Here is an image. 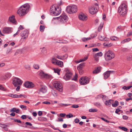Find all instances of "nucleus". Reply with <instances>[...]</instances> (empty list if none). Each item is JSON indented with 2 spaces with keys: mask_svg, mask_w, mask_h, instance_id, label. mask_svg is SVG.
I'll use <instances>...</instances> for the list:
<instances>
[{
  "mask_svg": "<svg viewBox=\"0 0 132 132\" xmlns=\"http://www.w3.org/2000/svg\"><path fill=\"white\" fill-rule=\"evenodd\" d=\"M30 9V6L28 3H26L20 6L17 11V14L20 16H24L29 12Z\"/></svg>",
  "mask_w": 132,
  "mask_h": 132,
  "instance_id": "nucleus-1",
  "label": "nucleus"
},
{
  "mask_svg": "<svg viewBox=\"0 0 132 132\" xmlns=\"http://www.w3.org/2000/svg\"><path fill=\"white\" fill-rule=\"evenodd\" d=\"M127 6L125 3H122L119 7L118 12L120 15L122 16L125 15L127 13Z\"/></svg>",
  "mask_w": 132,
  "mask_h": 132,
  "instance_id": "nucleus-2",
  "label": "nucleus"
},
{
  "mask_svg": "<svg viewBox=\"0 0 132 132\" xmlns=\"http://www.w3.org/2000/svg\"><path fill=\"white\" fill-rule=\"evenodd\" d=\"M50 12L52 15L57 16L59 15L61 12V9L59 7L56 8L54 5H52L50 8Z\"/></svg>",
  "mask_w": 132,
  "mask_h": 132,
  "instance_id": "nucleus-3",
  "label": "nucleus"
},
{
  "mask_svg": "<svg viewBox=\"0 0 132 132\" xmlns=\"http://www.w3.org/2000/svg\"><path fill=\"white\" fill-rule=\"evenodd\" d=\"M105 58L106 61L111 60L114 58L115 55L113 52L110 50L106 51L105 54Z\"/></svg>",
  "mask_w": 132,
  "mask_h": 132,
  "instance_id": "nucleus-4",
  "label": "nucleus"
},
{
  "mask_svg": "<svg viewBox=\"0 0 132 132\" xmlns=\"http://www.w3.org/2000/svg\"><path fill=\"white\" fill-rule=\"evenodd\" d=\"M65 72V74L63 77V78L65 80L67 81L70 80L72 77V74L68 68H66L64 70Z\"/></svg>",
  "mask_w": 132,
  "mask_h": 132,
  "instance_id": "nucleus-5",
  "label": "nucleus"
},
{
  "mask_svg": "<svg viewBox=\"0 0 132 132\" xmlns=\"http://www.w3.org/2000/svg\"><path fill=\"white\" fill-rule=\"evenodd\" d=\"M53 86L59 91L62 92L63 90L62 84L59 81H54L53 82Z\"/></svg>",
  "mask_w": 132,
  "mask_h": 132,
  "instance_id": "nucleus-6",
  "label": "nucleus"
},
{
  "mask_svg": "<svg viewBox=\"0 0 132 132\" xmlns=\"http://www.w3.org/2000/svg\"><path fill=\"white\" fill-rule=\"evenodd\" d=\"M79 82L81 85H85L89 83V78L87 77H82L80 78Z\"/></svg>",
  "mask_w": 132,
  "mask_h": 132,
  "instance_id": "nucleus-7",
  "label": "nucleus"
},
{
  "mask_svg": "<svg viewBox=\"0 0 132 132\" xmlns=\"http://www.w3.org/2000/svg\"><path fill=\"white\" fill-rule=\"evenodd\" d=\"M98 7V4L97 3H95L92 6L89 8V13L92 14H95L98 11L97 9Z\"/></svg>",
  "mask_w": 132,
  "mask_h": 132,
  "instance_id": "nucleus-8",
  "label": "nucleus"
},
{
  "mask_svg": "<svg viewBox=\"0 0 132 132\" xmlns=\"http://www.w3.org/2000/svg\"><path fill=\"white\" fill-rule=\"evenodd\" d=\"M22 83V81L19 78L15 77L12 79V84L15 87L18 85H21Z\"/></svg>",
  "mask_w": 132,
  "mask_h": 132,
  "instance_id": "nucleus-9",
  "label": "nucleus"
},
{
  "mask_svg": "<svg viewBox=\"0 0 132 132\" xmlns=\"http://www.w3.org/2000/svg\"><path fill=\"white\" fill-rule=\"evenodd\" d=\"M66 11L68 13L70 14L75 13L77 11L76 6L75 5L68 6L66 9Z\"/></svg>",
  "mask_w": 132,
  "mask_h": 132,
  "instance_id": "nucleus-10",
  "label": "nucleus"
},
{
  "mask_svg": "<svg viewBox=\"0 0 132 132\" xmlns=\"http://www.w3.org/2000/svg\"><path fill=\"white\" fill-rule=\"evenodd\" d=\"M55 18L58 19V20L62 23L66 22L68 20V17L64 14H62L59 17L54 18Z\"/></svg>",
  "mask_w": 132,
  "mask_h": 132,
  "instance_id": "nucleus-11",
  "label": "nucleus"
},
{
  "mask_svg": "<svg viewBox=\"0 0 132 132\" xmlns=\"http://www.w3.org/2000/svg\"><path fill=\"white\" fill-rule=\"evenodd\" d=\"M28 32L27 30L22 31L21 33V36L22 37L21 39L24 40L26 39L28 36Z\"/></svg>",
  "mask_w": 132,
  "mask_h": 132,
  "instance_id": "nucleus-12",
  "label": "nucleus"
},
{
  "mask_svg": "<svg viewBox=\"0 0 132 132\" xmlns=\"http://www.w3.org/2000/svg\"><path fill=\"white\" fill-rule=\"evenodd\" d=\"M24 85L26 87L28 88H32L35 86V85L32 82L29 81L26 82Z\"/></svg>",
  "mask_w": 132,
  "mask_h": 132,
  "instance_id": "nucleus-13",
  "label": "nucleus"
},
{
  "mask_svg": "<svg viewBox=\"0 0 132 132\" xmlns=\"http://www.w3.org/2000/svg\"><path fill=\"white\" fill-rule=\"evenodd\" d=\"M47 90V88L46 86H42L39 89L38 93L39 94H40L41 93L44 94L46 92Z\"/></svg>",
  "mask_w": 132,
  "mask_h": 132,
  "instance_id": "nucleus-14",
  "label": "nucleus"
},
{
  "mask_svg": "<svg viewBox=\"0 0 132 132\" xmlns=\"http://www.w3.org/2000/svg\"><path fill=\"white\" fill-rule=\"evenodd\" d=\"M79 19L82 21H86L87 19V17L83 13L80 14L79 16Z\"/></svg>",
  "mask_w": 132,
  "mask_h": 132,
  "instance_id": "nucleus-15",
  "label": "nucleus"
},
{
  "mask_svg": "<svg viewBox=\"0 0 132 132\" xmlns=\"http://www.w3.org/2000/svg\"><path fill=\"white\" fill-rule=\"evenodd\" d=\"M113 72L112 71H108L104 73V78L105 79L108 78L110 76L111 73H112Z\"/></svg>",
  "mask_w": 132,
  "mask_h": 132,
  "instance_id": "nucleus-16",
  "label": "nucleus"
},
{
  "mask_svg": "<svg viewBox=\"0 0 132 132\" xmlns=\"http://www.w3.org/2000/svg\"><path fill=\"white\" fill-rule=\"evenodd\" d=\"M11 32V28H6L3 29V32L4 33L9 34Z\"/></svg>",
  "mask_w": 132,
  "mask_h": 132,
  "instance_id": "nucleus-17",
  "label": "nucleus"
},
{
  "mask_svg": "<svg viewBox=\"0 0 132 132\" xmlns=\"http://www.w3.org/2000/svg\"><path fill=\"white\" fill-rule=\"evenodd\" d=\"M11 76V74L10 73H7L5 74L4 76H2V77L4 79H6L10 78Z\"/></svg>",
  "mask_w": 132,
  "mask_h": 132,
  "instance_id": "nucleus-18",
  "label": "nucleus"
},
{
  "mask_svg": "<svg viewBox=\"0 0 132 132\" xmlns=\"http://www.w3.org/2000/svg\"><path fill=\"white\" fill-rule=\"evenodd\" d=\"M101 68L100 67H98L96 68L94 70L93 72V74H97L100 72Z\"/></svg>",
  "mask_w": 132,
  "mask_h": 132,
  "instance_id": "nucleus-19",
  "label": "nucleus"
},
{
  "mask_svg": "<svg viewBox=\"0 0 132 132\" xmlns=\"http://www.w3.org/2000/svg\"><path fill=\"white\" fill-rule=\"evenodd\" d=\"M10 21L13 23H16V21L14 18V16L12 15L11 17H10L9 19Z\"/></svg>",
  "mask_w": 132,
  "mask_h": 132,
  "instance_id": "nucleus-20",
  "label": "nucleus"
},
{
  "mask_svg": "<svg viewBox=\"0 0 132 132\" xmlns=\"http://www.w3.org/2000/svg\"><path fill=\"white\" fill-rule=\"evenodd\" d=\"M11 97L14 98H19L22 96V95L20 94V95H18L16 94H12L9 95Z\"/></svg>",
  "mask_w": 132,
  "mask_h": 132,
  "instance_id": "nucleus-21",
  "label": "nucleus"
},
{
  "mask_svg": "<svg viewBox=\"0 0 132 132\" xmlns=\"http://www.w3.org/2000/svg\"><path fill=\"white\" fill-rule=\"evenodd\" d=\"M60 67H62L63 65V62L60 61H57L56 62V64Z\"/></svg>",
  "mask_w": 132,
  "mask_h": 132,
  "instance_id": "nucleus-22",
  "label": "nucleus"
},
{
  "mask_svg": "<svg viewBox=\"0 0 132 132\" xmlns=\"http://www.w3.org/2000/svg\"><path fill=\"white\" fill-rule=\"evenodd\" d=\"M1 127L2 128L6 130L7 131L8 130V126L4 124H1Z\"/></svg>",
  "mask_w": 132,
  "mask_h": 132,
  "instance_id": "nucleus-23",
  "label": "nucleus"
},
{
  "mask_svg": "<svg viewBox=\"0 0 132 132\" xmlns=\"http://www.w3.org/2000/svg\"><path fill=\"white\" fill-rule=\"evenodd\" d=\"M88 58V57H84L83 59H80L79 61H77L76 62L77 63H78L80 62H84L86 60H87Z\"/></svg>",
  "mask_w": 132,
  "mask_h": 132,
  "instance_id": "nucleus-24",
  "label": "nucleus"
},
{
  "mask_svg": "<svg viewBox=\"0 0 132 132\" xmlns=\"http://www.w3.org/2000/svg\"><path fill=\"white\" fill-rule=\"evenodd\" d=\"M131 40V39L130 38H127L126 39L121 41V43L124 44L125 42H128L130 41Z\"/></svg>",
  "mask_w": 132,
  "mask_h": 132,
  "instance_id": "nucleus-25",
  "label": "nucleus"
},
{
  "mask_svg": "<svg viewBox=\"0 0 132 132\" xmlns=\"http://www.w3.org/2000/svg\"><path fill=\"white\" fill-rule=\"evenodd\" d=\"M45 74H46L42 71H41L39 73V76H40L42 78H44Z\"/></svg>",
  "mask_w": 132,
  "mask_h": 132,
  "instance_id": "nucleus-26",
  "label": "nucleus"
},
{
  "mask_svg": "<svg viewBox=\"0 0 132 132\" xmlns=\"http://www.w3.org/2000/svg\"><path fill=\"white\" fill-rule=\"evenodd\" d=\"M110 38L111 40L114 41H117L118 40V38L117 37L114 36L111 37Z\"/></svg>",
  "mask_w": 132,
  "mask_h": 132,
  "instance_id": "nucleus-27",
  "label": "nucleus"
},
{
  "mask_svg": "<svg viewBox=\"0 0 132 132\" xmlns=\"http://www.w3.org/2000/svg\"><path fill=\"white\" fill-rule=\"evenodd\" d=\"M77 68L79 71V73L80 75L82 74L83 72V70L81 68H80L79 67H77Z\"/></svg>",
  "mask_w": 132,
  "mask_h": 132,
  "instance_id": "nucleus-28",
  "label": "nucleus"
},
{
  "mask_svg": "<svg viewBox=\"0 0 132 132\" xmlns=\"http://www.w3.org/2000/svg\"><path fill=\"white\" fill-rule=\"evenodd\" d=\"M103 45L104 46H107L109 47L112 46V44L111 43H108V44L104 43L103 44Z\"/></svg>",
  "mask_w": 132,
  "mask_h": 132,
  "instance_id": "nucleus-29",
  "label": "nucleus"
},
{
  "mask_svg": "<svg viewBox=\"0 0 132 132\" xmlns=\"http://www.w3.org/2000/svg\"><path fill=\"white\" fill-rule=\"evenodd\" d=\"M52 93L53 95L54 96H57V92L54 89H52Z\"/></svg>",
  "mask_w": 132,
  "mask_h": 132,
  "instance_id": "nucleus-30",
  "label": "nucleus"
},
{
  "mask_svg": "<svg viewBox=\"0 0 132 132\" xmlns=\"http://www.w3.org/2000/svg\"><path fill=\"white\" fill-rule=\"evenodd\" d=\"M103 25V23H101L100 26L98 27V31L99 32H100L101 31V29H102Z\"/></svg>",
  "mask_w": 132,
  "mask_h": 132,
  "instance_id": "nucleus-31",
  "label": "nucleus"
},
{
  "mask_svg": "<svg viewBox=\"0 0 132 132\" xmlns=\"http://www.w3.org/2000/svg\"><path fill=\"white\" fill-rule=\"evenodd\" d=\"M103 55V54L101 52H99L97 53L96 54L94 55L95 56V57L96 56H101Z\"/></svg>",
  "mask_w": 132,
  "mask_h": 132,
  "instance_id": "nucleus-32",
  "label": "nucleus"
},
{
  "mask_svg": "<svg viewBox=\"0 0 132 132\" xmlns=\"http://www.w3.org/2000/svg\"><path fill=\"white\" fill-rule=\"evenodd\" d=\"M118 102L117 101H116L115 103L112 104V105L113 107H115L118 105Z\"/></svg>",
  "mask_w": 132,
  "mask_h": 132,
  "instance_id": "nucleus-33",
  "label": "nucleus"
},
{
  "mask_svg": "<svg viewBox=\"0 0 132 132\" xmlns=\"http://www.w3.org/2000/svg\"><path fill=\"white\" fill-rule=\"evenodd\" d=\"M41 32H43L45 29V27L44 26L40 25L39 28Z\"/></svg>",
  "mask_w": 132,
  "mask_h": 132,
  "instance_id": "nucleus-34",
  "label": "nucleus"
},
{
  "mask_svg": "<svg viewBox=\"0 0 132 132\" xmlns=\"http://www.w3.org/2000/svg\"><path fill=\"white\" fill-rule=\"evenodd\" d=\"M111 100H109L108 101H107L105 102V104L109 106H110L111 104V102L110 101Z\"/></svg>",
  "mask_w": 132,
  "mask_h": 132,
  "instance_id": "nucleus-35",
  "label": "nucleus"
},
{
  "mask_svg": "<svg viewBox=\"0 0 132 132\" xmlns=\"http://www.w3.org/2000/svg\"><path fill=\"white\" fill-rule=\"evenodd\" d=\"M60 70L57 68L54 69V71L55 73H57L59 75H60Z\"/></svg>",
  "mask_w": 132,
  "mask_h": 132,
  "instance_id": "nucleus-36",
  "label": "nucleus"
},
{
  "mask_svg": "<svg viewBox=\"0 0 132 132\" xmlns=\"http://www.w3.org/2000/svg\"><path fill=\"white\" fill-rule=\"evenodd\" d=\"M119 128L120 129L125 131H127L128 130V129L127 128L125 127L120 126Z\"/></svg>",
  "mask_w": 132,
  "mask_h": 132,
  "instance_id": "nucleus-37",
  "label": "nucleus"
},
{
  "mask_svg": "<svg viewBox=\"0 0 132 132\" xmlns=\"http://www.w3.org/2000/svg\"><path fill=\"white\" fill-rule=\"evenodd\" d=\"M97 111V110L96 109H91L89 110V111L90 112H96Z\"/></svg>",
  "mask_w": 132,
  "mask_h": 132,
  "instance_id": "nucleus-38",
  "label": "nucleus"
},
{
  "mask_svg": "<svg viewBox=\"0 0 132 132\" xmlns=\"http://www.w3.org/2000/svg\"><path fill=\"white\" fill-rule=\"evenodd\" d=\"M78 77V76L77 74H76L73 77V78L72 79V80H74L75 81H76L77 80V78Z\"/></svg>",
  "mask_w": 132,
  "mask_h": 132,
  "instance_id": "nucleus-39",
  "label": "nucleus"
},
{
  "mask_svg": "<svg viewBox=\"0 0 132 132\" xmlns=\"http://www.w3.org/2000/svg\"><path fill=\"white\" fill-rule=\"evenodd\" d=\"M94 104L95 105L98 107L99 106H101V103L99 102H96L94 103Z\"/></svg>",
  "mask_w": 132,
  "mask_h": 132,
  "instance_id": "nucleus-40",
  "label": "nucleus"
},
{
  "mask_svg": "<svg viewBox=\"0 0 132 132\" xmlns=\"http://www.w3.org/2000/svg\"><path fill=\"white\" fill-rule=\"evenodd\" d=\"M58 122H63V119L61 117H59L58 118V120H56Z\"/></svg>",
  "mask_w": 132,
  "mask_h": 132,
  "instance_id": "nucleus-41",
  "label": "nucleus"
},
{
  "mask_svg": "<svg viewBox=\"0 0 132 132\" xmlns=\"http://www.w3.org/2000/svg\"><path fill=\"white\" fill-rule=\"evenodd\" d=\"M96 36L94 35L93 36H91L90 37L88 38H86V41L89 40L91 39L92 38H93L95 37H96Z\"/></svg>",
  "mask_w": 132,
  "mask_h": 132,
  "instance_id": "nucleus-42",
  "label": "nucleus"
},
{
  "mask_svg": "<svg viewBox=\"0 0 132 132\" xmlns=\"http://www.w3.org/2000/svg\"><path fill=\"white\" fill-rule=\"evenodd\" d=\"M98 38L99 39L101 40H105L106 41V39H105L104 38H103L102 36H98Z\"/></svg>",
  "mask_w": 132,
  "mask_h": 132,
  "instance_id": "nucleus-43",
  "label": "nucleus"
},
{
  "mask_svg": "<svg viewBox=\"0 0 132 132\" xmlns=\"http://www.w3.org/2000/svg\"><path fill=\"white\" fill-rule=\"evenodd\" d=\"M52 63L53 64H55V63H56V62H57V61H56V60L54 58H53L52 60Z\"/></svg>",
  "mask_w": 132,
  "mask_h": 132,
  "instance_id": "nucleus-44",
  "label": "nucleus"
},
{
  "mask_svg": "<svg viewBox=\"0 0 132 132\" xmlns=\"http://www.w3.org/2000/svg\"><path fill=\"white\" fill-rule=\"evenodd\" d=\"M66 117L67 118H70L73 117V115L72 114L69 113V114L67 115H66Z\"/></svg>",
  "mask_w": 132,
  "mask_h": 132,
  "instance_id": "nucleus-45",
  "label": "nucleus"
},
{
  "mask_svg": "<svg viewBox=\"0 0 132 132\" xmlns=\"http://www.w3.org/2000/svg\"><path fill=\"white\" fill-rule=\"evenodd\" d=\"M16 108H13L10 110V112H15V111H16Z\"/></svg>",
  "mask_w": 132,
  "mask_h": 132,
  "instance_id": "nucleus-46",
  "label": "nucleus"
},
{
  "mask_svg": "<svg viewBox=\"0 0 132 132\" xmlns=\"http://www.w3.org/2000/svg\"><path fill=\"white\" fill-rule=\"evenodd\" d=\"M24 28L23 26L20 25L18 28V30H19V31L20 32V30H22L24 29Z\"/></svg>",
  "mask_w": 132,
  "mask_h": 132,
  "instance_id": "nucleus-47",
  "label": "nucleus"
},
{
  "mask_svg": "<svg viewBox=\"0 0 132 132\" xmlns=\"http://www.w3.org/2000/svg\"><path fill=\"white\" fill-rule=\"evenodd\" d=\"M79 107V106L78 105L76 104H74L72 105L71 106V107L72 108H77Z\"/></svg>",
  "mask_w": 132,
  "mask_h": 132,
  "instance_id": "nucleus-48",
  "label": "nucleus"
},
{
  "mask_svg": "<svg viewBox=\"0 0 132 132\" xmlns=\"http://www.w3.org/2000/svg\"><path fill=\"white\" fill-rule=\"evenodd\" d=\"M34 67L35 69H37L39 68V66L35 64L34 65Z\"/></svg>",
  "mask_w": 132,
  "mask_h": 132,
  "instance_id": "nucleus-49",
  "label": "nucleus"
},
{
  "mask_svg": "<svg viewBox=\"0 0 132 132\" xmlns=\"http://www.w3.org/2000/svg\"><path fill=\"white\" fill-rule=\"evenodd\" d=\"M50 77L47 74H45L44 78L46 79H48Z\"/></svg>",
  "mask_w": 132,
  "mask_h": 132,
  "instance_id": "nucleus-50",
  "label": "nucleus"
},
{
  "mask_svg": "<svg viewBox=\"0 0 132 132\" xmlns=\"http://www.w3.org/2000/svg\"><path fill=\"white\" fill-rule=\"evenodd\" d=\"M56 57L57 58L59 59L60 60H63V58H62V56L57 55L56 56Z\"/></svg>",
  "mask_w": 132,
  "mask_h": 132,
  "instance_id": "nucleus-51",
  "label": "nucleus"
},
{
  "mask_svg": "<svg viewBox=\"0 0 132 132\" xmlns=\"http://www.w3.org/2000/svg\"><path fill=\"white\" fill-rule=\"evenodd\" d=\"M20 107L21 109H26V110L27 109V107L24 105H21L20 106Z\"/></svg>",
  "mask_w": 132,
  "mask_h": 132,
  "instance_id": "nucleus-52",
  "label": "nucleus"
},
{
  "mask_svg": "<svg viewBox=\"0 0 132 132\" xmlns=\"http://www.w3.org/2000/svg\"><path fill=\"white\" fill-rule=\"evenodd\" d=\"M84 65V63H82L80 64L77 67H79L80 68H81L82 69V66Z\"/></svg>",
  "mask_w": 132,
  "mask_h": 132,
  "instance_id": "nucleus-53",
  "label": "nucleus"
},
{
  "mask_svg": "<svg viewBox=\"0 0 132 132\" xmlns=\"http://www.w3.org/2000/svg\"><path fill=\"white\" fill-rule=\"evenodd\" d=\"M92 50L93 52H97L99 51V50L97 48H95L92 49Z\"/></svg>",
  "mask_w": 132,
  "mask_h": 132,
  "instance_id": "nucleus-54",
  "label": "nucleus"
},
{
  "mask_svg": "<svg viewBox=\"0 0 132 132\" xmlns=\"http://www.w3.org/2000/svg\"><path fill=\"white\" fill-rule=\"evenodd\" d=\"M74 121L75 123H78L79 122V120L78 119L76 118L75 120Z\"/></svg>",
  "mask_w": 132,
  "mask_h": 132,
  "instance_id": "nucleus-55",
  "label": "nucleus"
},
{
  "mask_svg": "<svg viewBox=\"0 0 132 132\" xmlns=\"http://www.w3.org/2000/svg\"><path fill=\"white\" fill-rule=\"evenodd\" d=\"M62 58H63V60L66 59L68 57V55L65 54L63 56H62Z\"/></svg>",
  "mask_w": 132,
  "mask_h": 132,
  "instance_id": "nucleus-56",
  "label": "nucleus"
},
{
  "mask_svg": "<svg viewBox=\"0 0 132 132\" xmlns=\"http://www.w3.org/2000/svg\"><path fill=\"white\" fill-rule=\"evenodd\" d=\"M66 115L65 113H60V114L59 116L61 117H64Z\"/></svg>",
  "mask_w": 132,
  "mask_h": 132,
  "instance_id": "nucleus-57",
  "label": "nucleus"
},
{
  "mask_svg": "<svg viewBox=\"0 0 132 132\" xmlns=\"http://www.w3.org/2000/svg\"><path fill=\"white\" fill-rule=\"evenodd\" d=\"M25 124L27 125H28L30 126H32V124L31 123H30L28 122H25Z\"/></svg>",
  "mask_w": 132,
  "mask_h": 132,
  "instance_id": "nucleus-58",
  "label": "nucleus"
},
{
  "mask_svg": "<svg viewBox=\"0 0 132 132\" xmlns=\"http://www.w3.org/2000/svg\"><path fill=\"white\" fill-rule=\"evenodd\" d=\"M42 103L46 104H51L50 102L47 101L43 102Z\"/></svg>",
  "mask_w": 132,
  "mask_h": 132,
  "instance_id": "nucleus-59",
  "label": "nucleus"
},
{
  "mask_svg": "<svg viewBox=\"0 0 132 132\" xmlns=\"http://www.w3.org/2000/svg\"><path fill=\"white\" fill-rule=\"evenodd\" d=\"M94 58L95 61H98V57L96 56V57H95V55L94 56Z\"/></svg>",
  "mask_w": 132,
  "mask_h": 132,
  "instance_id": "nucleus-60",
  "label": "nucleus"
},
{
  "mask_svg": "<svg viewBox=\"0 0 132 132\" xmlns=\"http://www.w3.org/2000/svg\"><path fill=\"white\" fill-rule=\"evenodd\" d=\"M21 118L23 119H25L26 118V116L25 115H23L21 116Z\"/></svg>",
  "mask_w": 132,
  "mask_h": 132,
  "instance_id": "nucleus-61",
  "label": "nucleus"
},
{
  "mask_svg": "<svg viewBox=\"0 0 132 132\" xmlns=\"http://www.w3.org/2000/svg\"><path fill=\"white\" fill-rule=\"evenodd\" d=\"M20 85H18V86H17V87L16 88V90L17 91H19L20 89Z\"/></svg>",
  "mask_w": 132,
  "mask_h": 132,
  "instance_id": "nucleus-62",
  "label": "nucleus"
},
{
  "mask_svg": "<svg viewBox=\"0 0 132 132\" xmlns=\"http://www.w3.org/2000/svg\"><path fill=\"white\" fill-rule=\"evenodd\" d=\"M19 30H18L17 32L15 34H14L13 35L14 37H15L16 35H18L19 33Z\"/></svg>",
  "mask_w": 132,
  "mask_h": 132,
  "instance_id": "nucleus-63",
  "label": "nucleus"
},
{
  "mask_svg": "<svg viewBox=\"0 0 132 132\" xmlns=\"http://www.w3.org/2000/svg\"><path fill=\"white\" fill-rule=\"evenodd\" d=\"M32 115L36 117L37 116V114L36 112H34L32 113Z\"/></svg>",
  "mask_w": 132,
  "mask_h": 132,
  "instance_id": "nucleus-64",
  "label": "nucleus"
}]
</instances>
